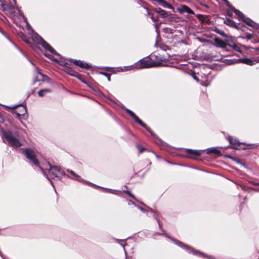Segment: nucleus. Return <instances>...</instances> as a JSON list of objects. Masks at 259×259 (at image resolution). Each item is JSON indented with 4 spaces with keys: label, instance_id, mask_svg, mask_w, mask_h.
<instances>
[{
    "label": "nucleus",
    "instance_id": "nucleus-35",
    "mask_svg": "<svg viewBox=\"0 0 259 259\" xmlns=\"http://www.w3.org/2000/svg\"><path fill=\"white\" fill-rule=\"evenodd\" d=\"M215 32L217 33H218V34H220V35H222L223 36H226V34H225V32H223V31L219 29H216Z\"/></svg>",
    "mask_w": 259,
    "mask_h": 259
},
{
    "label": "nucleus",
    "instance_id": "nucleus-44",
    "mask_svg": "<svg viewBox=\"0 0 259 259\" xmlns=\"http://www.w3.org/2000/svg\"><path fill=\"white\" fill-rule=\"evenodd\" d=\"M253 61H254V64L256 63H259V59H254Z\"/></svg>",
    "mask_w": 259,
    "mask_h": 259
},
{
    "label": "nucleus",
    "instance_id": "nucleus-51",
    "mask_svg": "<svg viewBox=\"0 0 259 259\" xmlns=\"http://www.w3.org/2000/svg\"><path fill=\"white\" fill-rule=\"evenodd\" d=\"M28 60H29V62L31 63V64H32V65H33V63H32L30 60H29V59H28Z\"/></svg>",
    "mask_w": 259,
    "mask_h": 259
},
{
    "label": "nucleus",
    "instance_id": "nucleus-52",
    "mask_svg": "<svg viewBox=\"0 0 259 259\" xmlns=\"http://www.w3.org/2000/svg\"><path fill=\"white\" fill-rule=\"evenodd\" d=\"M224 23L227 24L226 21H224Z\"/></svg>",
    "mask_w": 259,
    "mask_h": 259
},
{
    "label": "nucleus",
    "instance_id": "nucleus-22",
    "mask_svg": "<svg viewBox=\"0 0 259 259\" xmlns=\"http://www.w3.org/2000/svg\"><path fill=\"white\" fill-rule=\"evenodd\" d=\"M37 167L42 172L43 175L47 179V180H48V181L50 182L51 184L53 187V188H55V186H54V185L53 182L49 178L47 172L45 170V168H44L43 167L40 166L39 165V166H37Z\"/></svg>",
    "mask_w": 259,
    "mask_h": 259
},
{
    "label": "nucleus",
    "instance_id": "nucleus-37",
    "mask_svg": "<svg viewBox=\"0 0 259 259\" xmlns=\"http://www.w3.org/2000/svg\"><path fill=\"white\" fill-rule=\"evenodd\" d=\"M123 192L129 195L130 197L136 199L135 196L132 193H131L130 191L128 190H123Z\"/></svg>",
    "mask_w": 259,
    "mask_h": 259
},
{
    "label": "nucleus",
    "instance_id": "nucleus-36",
    "mask_svg": "<svg viewBox=\"0 0 259 259\" xmlns=\"http://www.w3.org/2000/svg\"><path fill=\"white\" fill-rule=\"evenodd\" d=\"M237 60H238V59L237 60L228 59V65L239 62L238 61H237Z\"/></svg>",
    "mask_w": 259,
    "mask_h": 259
},
{
    "label": "nucleus",
    "instance_id": "nucleus-41",
    "mask_svg": "<svg viewBox=\"0 0 259 259\" xmlns=\"http://www.w3.org/2000/svg\"><path fill=\"white\" fill-rule=\"evenodd\" d=\"M144 8L145 9H146V10L147 11V14L151 16L152 14L150 13L149 9L147 8H146V7H144Z\"/></svg>",
    "mask_w": 259,
    "mask_h": 259
},
{
    "label": "nucleus",
    "instance_id": "nucleus-11",
    "mask_svg": "<svg viewBox=\"0 0 259 259\" xmlns=\"http://www.w3.org/2000/svg\"><path fill=\"white\" fill-rule=\"evenodd\" d=\"M177 10L181 14L187 13L188 14L192 15L195 14V12L192 10H191L189 7L186 5H183L181 6L180 8H178Z\"/></svg>",
    "mask_w": 259,
    "mask_h": 259
},
{
    "label": "nucleus",
    "instance_id": "nucleus-50",
    "mask_svg": "<svg viewBox=\"0 0 259 259\" xmlns=\"http://www.w3.org/2000/svg\"><path fill=\"white\" fill-rule=\"evenodd\" d=\"M193 78H194L195 80H197V78L196 77L193 76Z\"/></svg>",
    "mask_w": 259,
    "mask_h": 259
},
{
    "label": "nucleus",
    "instance_id": "nucleus-46",
    "mask_svg": "<svg viewBox=\"0 0 259 259\" xmlns=\"http://www.w3.org/2000/svg\"><path fill=\"white\" fill-rule=\"evenodd\" d=\"M226 61H227V59H223V61H222V62H223V63H224L225 64H226Z\"/></svg>",
    "mask_w": 259,
    "mask_h": 259
},
{
    "label": "nucleus",
    "instance_id": "nucleus-33",
    "mask_svg": "<svg viewBox=\"0 0 259 259\" xmlns=\"http://www.w3.org/2000/svg\"><path fill=\"white\" fill-rule=\"evenodd\" d=\"M100 73L104 76H105V77L107 78V79L108 81H110V74L109 73H106V72H101Z\"/></svg>",
    "mask_w": 259,
    "mask_h": 259
},
{
    "label": "nucleus",
    "instance_id": "nucleus-6",
    "mask_svg": "<svg viewBox=\"0 0 259 259\" xmlns=\"http://www.w3.org/2000/svg\"><path fill=\"white\" fill-rule=\"evenodd\" d=\"M24 150V154L29 160L31 163H32L34 165L39 166V162L36 159V154L34 150L31 148H25L22 149Z\"/></svg>",
    "mask_w": 259,
    "mask_h": 259
},
{
    "label": "nucleus",
    "instance_id": "nucleus-26",
    "mask_svg": "<svg viewBox=\"0 0 259 259\" xmlns=\"http://www.w3.org/2000/svg\"><path fill=\"white\" fill-rule=\"evenodd\" d=\"M20 37L23 39V40H24L26 43H27V44H29L30 43V42H29L28 39L27 38V36L24 33H21V35H20Z\"/></svg>",
    "mask_w": 259,
    "mask_h": 259
},
{
    "label": "nucleus",
    "instance_id": "nucleus-53",
    "mask_svg": "<svg viewBox=\"0 0 259 259\" xmlns=\"http://www.w3.org/2000/svg\"><path fill=\"white\" fill-rule=\"evenodd\" d=\"M106 71H108V67H106Z\"/></svg>",
    "mask_w": 259,
    "mask_h": 259
},
{
    "label": "nucleus",
    "instance_id": "nucleus-18",
    "mask_svg": "<svg viewBox=\"0 0 259 259\" xmlns=\"http://www.w3.org/2000/svg\"><path fill=\"white\" fill-rule=\"evenodd\" d=\"M154 11L163 18H165L168 16L167 12L164 10H162L160 8H155Z\"/></svg>",
    "mask_w": 259,
    "mask_h": 259
},
{
    "label": "nucleus",
    "instance_id": "nucleus-30",
    "mask_svg": "<svg viewBox=\"0 0 259 259\" xmlns=\"http://www.w3.org/2000/svg\"><path fill=\"white\" fill-rule=\"evenodd\" d=\"M137 148L139 150L140 153H142L146 150V149L140 144L137 145Z\"/></svg>",
    "mask_w": 259,
    "mask_h": 259
},
{
    "label": "nucleus",
    "instance_id": "nucleus-1",
    "mask_svg": "<svg viewBox=\"0 0 259 259\" xmlns=\"http://www.w3.org/2000/svg\"><path fill=\"white\" fill-rule=\"evenodd\" d=\"M2 138L4 143L14 148H18L22 145L20 136L18 132H13L11 130H2Z\"/></svg>",
    "mask_w": 259,
    "mask_h": 259
},
{
    "label": "nucleus",
    "instance_id": "nucleus-42",
    "mask_svg": "<svg viewBox=\"0 0 259 259\" xmlns=\"http://www.w3.org/2000/svg\"><path fill=\"white\" fill-rule=\"evenodd\" d=\"M151 19H152V21H153V22L155 23V22H156V19H155V18L154 17V16H153V14H152V15H151Z\"/></svg>",
    "mask_w": 259,
    "mask_h": 259
},
{
    "label": "nucleus",
    "instance_id": "nucleus-19",
    "mask_svg": "<svg viewBox=\"0 0 259 259\" xmlns=\"http://www.w3.org/2000/svg\"><path fill=\"white\" fill-rule=\"evenodd\" d=\"M228 46H229L232 49L238 52H240L241 50L240 48L232 41H230L229 40V36H228Z\"/></svg>",
    "mask_w": 259,
    "mask_h": 259
},
{
    "label": "nucleus",
    "instance_id": "nucleus-32",
    "mask_svg": "<svg viewBox=\"0 0 259 259\" xmlns=\"http://www.w3.org/2000/svg\"><path fill=\"white\" fill-rule=\"evenodd\" d=\"M115 240H116V241L117 242L119 243L123 247V249L125 251L124 246H125V244H123V243H121V242H124L125 240H120V239H117Z\"/></svg>",
    "mask_w": 259,
    "mask_h": 259
},
{
    "label": "nucleus",
    "instance_id": "nucleus-7",
    "mask_svg": "<svg viewBox=\"0 0 259 259\" xmlns=\"http://www.w3.org/2000/svg\"><path fill=\"white\" fill-rule=\"evenodd\" d=\"M67 171L68 172H69V173H70L73 176H74L75 178H72V177H69L67 176V177L71 179H73V180H76L78 182H84V183H85L87 184H88L89 185H93L95 187H99V188H101L102 189H105L106 190H108L110 191V193H114V192L115 191L114 190H112V189H108V188H103V187H100L99 186H98L96 185H94L89 182H87L85 180H83L82 179H81L80 178V177L79 176H78L77 174H75L73 171H72V170H69V169H67Z\"/></svg>",
    "mask_w": 259,
    "mask_h": 259
},
{
    "label": "nucleus",
    "instance_id": "nucleus-9",
    "mask_svg": "<svg viewBox=\"0 0 259 259\" xmlns=\"http://www.w3.org/2000/svg\"><path fill=\"white\" fill-rule=\"evenodd\" d=\"M26 27L28 30H31V35L32 40L37 44H40V42L42 39H43V38L38 34L33 31V30L31 28V26L28 23H26Z\"/></svg>",
    "mask_w": 259,
    "mask_h": 259
},
{
    "label": "nucleus",
    "instance_id": "nucleus-29",
    "mask_svg": "<svg viewBox=\"0 0 259 259\" xmlns=\"http://www.w3.org/2000/svg\"><path fill=\"white\" fill-rule=\"evenodd\" d=\"M7 38L11 42H12V44H13V45L15 46V47L16 48H17L23 55H24L22 50L16 44H15L13 41H12L9 38L7 37Z\"/></svg>",
    "mask_w": 259,
    "mask_h": 259
},
{
    "label": "nucleus",
    "instance_id": "nucleus-17",
    "mask_svg": "<svg viewBox=\"0 0 259 259\" xmlns=\"http://www.w3.org/2000/svg\"><path fill=\"white\" fill-rule=\"evenodd\" d=\"M50 78L46 75L40 74V77L37 76L35 77L33 80V84L36 82L45 80H49Z\"/></svg>",
    "mask_w": 259,
    "mask_h": 259
},
{
    "label": "nucleus",
    "instance_id": "nucleus-15",
    "mask_svg": "<svg viewBox=\"0 0 259 259\" xmlns=\"http://www.w3.org/2000/svg\"><path fill=\"white\" fill-rule=\"evenodd\" d=\"M26 107L25 106H22L19 109L15 111V113L18 117H21L26 114Z\"/></svg>",
    "mask_w": 259,
    "mask_h": 259
},
{
    "label": "nucleus",
    "instance_id": "nucleus-56",
    "mask_svg": "<svg viewBox=\"0 0 259 259\" xmlns=\"http://www.w3.org/2000/svg\"><path fill=\"white\" fill-rule=\"evenodd\" d=\"M257 50L258 51H259V48H258V49H257Z\"/></svg>",
    "mask_w": 259,
    "mask_h": 259
},
{
    "label": "nucleus",
    "instance_id": "nucleus-8",
    "mask_svg": "<svg viewBox=\"0 0 259 259\" xmlns=\"http://www.w3.org/2000/svg\"><path fill=\"white\" fill-rule=\"evenodd\" d=\"M153 63L149 60L141 59L134 66L137 69L148 68L153 66Z\"/></svg>",
    "mask_w": 259,
    "mask_h": 259
},
{
    "label": "nucleus",
    "instance_id": "nucleus-43",
    "mask_svg": "<svg viewBox=\"0 0 259 259\" xmlns=\"http://www.w3.org/2000/svg\"><path fill=\"white\" fill-rule=\"evenodd\" d=\"M46 57H47L49 59H53L52 56L50 54H45Z\"/></svg>",
    "mask_w": 259,
    "mask_h": 259
},
{
    "label": "nucleus",
    "instance_id": "nucleus-54",
    "mask_svg": "<svg viewBox=\"0 0 259 259\" xmlns=\"http://www.w3.org/2000/svg\"><path fill=\"white\" fill-rule=\"evenodd\" d=\"M191 158H195V157H193V156H192V157H191Z\"/></svg>",
    "mask_w": 259,
    "mask_h": 259
},
{
    "label": "nucleus",
    "instance_id": "nucleus-34",
    "mask_svg": "<svg viewBox=\"0 0 259 259\" xmlns=\"http://www.w3.org/2000/svg\"><path fill=\"white\" fill-rule=\"evenodd\" d=\"M139 209H140L141 211H142L143 212H148V210L144 208H143L142 206H139V205H137L136 206Z\"/></svg>",
    "mask_w": 259,
    "mask_h": 259
},
{
    "label": "nucleus",
    "instance_id": "nucleus-28",
    "mask_svg": "<svg viewBox=\"0 0 259 259\" xmlns=\"http://www.w3.org/2000/svg\"><path fill=\"white\" fill-rule=\"evenodd\" d=\"M67 73L68 74H69V75H71L72 76L76 77L77 78H78V79L81 80V79L80 78V75H77L76 72H73V71H71L70 72H67Z\"/></svg>",
    "mask_w": 259,
    "mask_h": 259
},
{
    "label": "nucleus",
    "instance_id": "nucleus-21",
    "mask_svg": "<svg viewBox=\"0 0 259 259\" xmlns=\"http://www.w3.org/2000/svg\"><path fill=\"white\" fill-rule=\"evenodd\" d=\"M207 153L211 154L214 153L217 155H220L221 154V151L218 148L215 147H211L210 148H208L207 149Z\"/></svg>",
    "mask_w": 259,
    "mask_h": 259
},
{
    "label": "nucleus",
    "instance_id": "nucleus-40",
    "mask_svg": "<svg viewBox=\"0 0 259 259\" xmlns=\"http://www.w3.org/2000/svg\"><path fill=\"white\" fill-rule=\"evenodd\" d=\"M128 204L129 205H130V204H133V205H134L135 206H136V205H137V204H136L134 201H132V200H130L128 201Z\"/></svg>",
    "mask_w": 259,
    "mask_h": 259
},
{
    "label": "nucleus",
    "instance_id": "nucleus-10",
    "mask_svg": "<svg viewBox=\"0 0 259 259\" xmlns=\"http://www.w3.org/2000/svg\"><path fill=\"white\" fill-rule=\"evenodd\" d=\"M44 49L48 51L52 54L59 56V54L55 51L54 49H53L46 41H45L44 39L41 40L39 44Z\"/></svg>",
    "mask_w": 259,
    "mask_h": 259
},
{
    "label": "nucleus",
    "instance_id": "nucleus-47",
    "mask_svg": "<svg viewBox=\"0 0 259 259\" xmlns=\"http://www.w3.org/2000/svg\"><path fill=\"white\" fill-rule=\"evenodd\" d=\"M253 185H255V186H259V183H254Z\"/></svg>",
    "mask_w": 259,
    "mask_h": 259
},
{
    "label": "nucleus",
    "instance_id": "nucleus-39",
    "mask_svg": "<svg viewBox=\"0 0 259 259\" xmlns=\"http://www.w3.org/2000/svg\"><path fill=\"white\" fill-rule=\"evenodd\" d=\"M35 70L37 74H39L40 76V74H42L40 72V69L38 67H35Z\"/></svg>",
    "mask_w": 259,
    "mask_h": 259
},
{
    "label": "nucleus",
    "instance_id": "nucleus-45",
    "mask_svg": "<svg viewBox=\"0 0 259 259\" xmlns=\"http://www.w3.org/2000/svg\"><path fill=\"white\" fill-rule=\"evenodd\" d=\"M149 211L152 213V211H154L151 208H149Z\"/></svg>",
    "mask_w": 259,
    "mask_h": 259
},
{
    "label": "nucleus",
    "instance_id": "nucleus-55",
    "mask_svg": "<svg viewBox=\"0 0 259 259\" xmlns=\"http://www.w3.org/2000/svg\"><path fill=\"white\" fill-rule=\"evenodd\" d=\"M228 158H231V157L229 156H228Z\"/></svg>",
    "mask_w": 259,
    "mask_h": 259
},
{
    "label": "nucleus",
    "instance_id": "nucleus-23",
    "mask_svg": "<svg viewBox=\"0 0 259 259\" xmlns=\"http://www.w3.org/2000/svg\"><path fill=\"white\" fill-rule=\"evenodd\" d=\"M77 66L82 68L89 69L91 68V66L89 64L82 61H80L79 63L77 64Z\"/></svg>",
    "mask_w": 259,
    "mask_h": 259
},
{
    "label": "nucleus",
    "instance_id": "nucleus-27",
    "mask_svg": "<svg viewBox=\"0 0 259 259\" xmlns=\"http://www.w3.org/2000/svg\"><path fill=\"white\" fill-rule=\"evenodd\" d=\"M228 26H232L235 28H237L236 24L232 20L228 19Z\"/></svg>",
    "mask_w": 259,
    "mask_h": 259
},
{
    "label": "nucleus",
    "instance_id": "nucleus-13",
    "mask_svg": "<svg viewBox=\"0 0 259 259\" xmlns=\"http://www.w3.org/2000/svg\"><path fill=\"white\" fill-rule=\"evenodd\" d=\"M196 17L202 23L207 24H210L211 21L208 16L202 14H197Z\"/></svg>",
    "mask_w": 259,
    "mask_h": 259
},
{
    "label": "nucleus",
    "instance_id": "nucleus-4",
    "mask_svg": "<svg viewBox=\"0 0 259 259\" xmlns=\"http://www.w3.org/2000/svg\"><path fill=\"white\" fill-rule=\"evenodd\" d=\"M49 168H46L49 172L52 175V178H56L59 180H61L62 177L65 176V173L60 166H52L50 163H48Z\"/></svg>",
    "mask_w": 259,
    "mask_h": 259
},
{
    "label": "nucleus",
    "instance_id": "nucleus-25",
    "mask_svg": "<svg viewBox=\"0 0 259 259\" xmlns=\"http://www.w3.org/2000/svg\"><path fill=\"white\" fill-rule=\"evenodd\" d=\"M152 215L155 218V219L157 221L159 228H161V224L160 220L158 218V214L155 212L152 211Z\"/></svg>",
    "mask_w": 259,
    "mask_h": 259
},
{
    "label": "nucleus",
    "instance_id": "nucleus-20",
    "mask_svg": "<svg viewBox=\"0 0 259 259\" xmlns=\"http://www.w3.org/2000/svg\"><path fill=\"white\" fill-rule=\"evenodd\" d=\"M186 152L192 156H199L201 154V150H193L191 149H186Z\"/></svg>",
    "mask_w": 259,
    "mask_h": 259
},
{
    "label": "nucleus",
    "instance_id": "nucleus-38",
    "mask_svg": "<svg viewBox=\"0 0 259 259\" xmlns=\"http://www.w3.org/2000/svg\"><path fill=\"white\" fill-rule=\"evenodd\" d=\"M70 62H73L75 65L77 66V64H78L80 60H77L74 59H70Z\"/></svg>",
    "mask_w": 259,
    "mask_h": 259
},
{
    "label": "nucleus",
    "instance_id": "nucleus-24",
    "mask_svg": "<svg viewBox=\"0 0 259 259\" xmlns=\"http://www.w3.org/2000/svg\"><path fill=\"white\" fill-rule=\"evenodd\" d=\"M51 92V90L48 89H42L38 92V95L40 97H43L45 94Z\"/></svg>",
    "mask_w": 259,
    "mask_h": 259
},
{
    "label": "nucleus",
    "instance_id": "nucleus-16",
    "mask_svg": "<svg viewBox=\"0 0 259 259\" xmlns=\"http://www.w3.org/2000/svg\"><path fill=\"white\" fill-rule=\"evenodd\" d=\"M237 61L250 66L253 65L254 64V61H253V60L247 58L239 59Z\"/></svg>",
    "mask_w": 259,
    "mask_h": 259
},
{
    "label": "nucleus",
    "instance_id": "nucleus-57",
    "mask_svg": "<svg viewBox=\"0 0 259 259\" xmlns=\"http://www.w3.org/2000/svg\"><path fill=\"white\" fill-rule=\"evenodd\" d=\"M258 259H259V258Z\"/></svg>",
    "mask_w": 259,
    "mask_h": 259
},
{
    "label": "nucleus",
    "instance_id": "nucleus-2",
    "mask_svg": "<svg viewBox=\"0 0 259 259\" xmlns=\"http://www.w3.org/2000/svg\"><path fill=\"white\" fill-rule=\"evenodd\" d=\"M232 11L236 16H237L240 19L249 26L254 27L255 23L250 19L246 17L241 12L237 9H235L231 4L228 2V16H232V13L230 12Z\"/></svg>",
    "mask_w": 259,
    "mask_h": 259
},
{
    "label": "nucleus",
    "instance_id": "nucleus-14",
    "mask_svg": "<svg viewBox=\"0 0 259 259\" xmlns=\"http://www.w3.org/2000/svg\"><path fill=\"white\" fill-rule=\"evenodd\" d=\"M215 46L217 47H220L222 48H225L226 45L225 41L219 37H215L214 39Z\"/></svg>",
    "mask_w": 259,
    "mask_h": 259
},
{
    "label": "nucleus",
    "instance_id": "nucleus-49",
    "mask_svg": "<svg viewBox=\"0 0 259 259\" xmlns=\"http://www.w3.org/2000/svg\"><path fill=\"white\" fill-rule=\"evenodd\" d=\"M228 52H229V49H228ZM230 55H231L230 54H229V53H228L227 56H230Z\"/></svg>",
    "mask_w": 259,
    "mask_h": 259
},
{
    "label": "nucleus",
    "instance_id": "nucleus-5",
    "mask_svg": "<svg viewBox=\"0 0 259 259\" xmlns=\"http://www.w3.org/2000/svg\"><path fill=\"white\" fill-rule=\"evenodd\" d=\"M125 112L128 113L131 117L139 125L145 128L148 132H149L151 136L153 137H156V135L151 130V129L144 122H143L132 110L123 107L122 108Z\"/></svg>",
    "mask_w": 259,
    "mask_h": 259
},
{
    "label": "nucleus",
    "instance_id": "nucleus-31",
    "mask_svg": "<svg viewBox=\"0 0 259 259\" xmlns=\"http://www.w3.org/2000/svg\"><path fill=\"white\" fill-rule=\"evenodd\" d=\"M163 31L166 33H172L174 30L171 28L166 27L163 28Z\"/></svg>",
    "mask_w": 259,
    "mask_h": 259
},
{
    "label": "nucleus",
    "instance_id": "nucleus-12",
    "mask_svg": "<svg viewBox=\"0 0 259 259\" xmlns=\"http://www.w3.org/2000/svg\"><path fill=\"white\" fill-rule=\"evenodd\" d=\"M154 5L157 4L165 8L170 9L171 6L165 0H152Z\"/></svg>",
    "mask_w": 259,
    "mask_h": 259
},
{
    "label": "nucleus",
    "instance_id": "nucleus-3",
    "mask_svg": "<svg viewBox=\"0 0 259 259\" xmlns=\"http://www.w3.org/2000/svg\"><path fill=\"white\" fill-rule=\"evenodd\" d=\"M230 147L236 149H246L249 148H256L255 144H246L245 143L240 142L236 138L232 137H228Z\"/></svg>",
    "mask_w": 259,
    "mask_h": 259
},
{
    "label": "nucleus",
    "instance_id": "nucleus-48",
    "mask_svg": "<svg viewBox=\"0 0 259 259\" xmlns=\"http://www.w3.org/2000/svg\"><path fill=\"white\" fill-rule=\"evenodd\" d=\"M65 66H66V67H69V64H68L67 63H66L65 64Z\"/></svg>",
    "mask_w": 259,
    "mask_h": 259
}]
</instances>
